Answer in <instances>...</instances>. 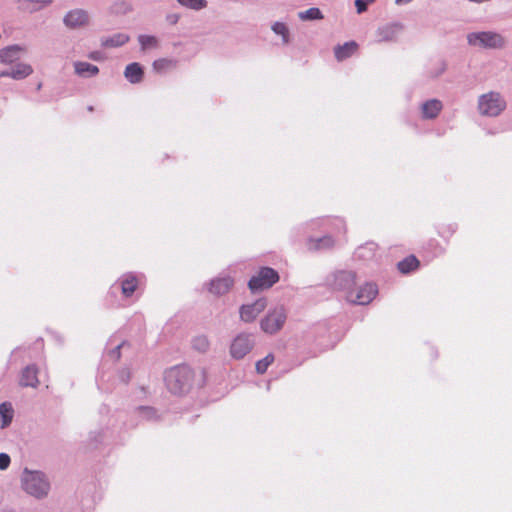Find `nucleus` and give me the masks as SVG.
Wrapping results in <instances>:
<instances>
[{"instance_id":"obj_21","label":"nucleus","mask_w":512,"mask_h":512,"mask_svg":"<svg viewBox=\"0 0 512 512\" xmlns=\"http://www.w3.org/2000/svg\"><path fill=\"white\" fill-rule=\"evenodd\" d=\"M51 3V0H21L20 7L27 12H34L42 9Z\"/></svg>"},{"instance_id":"obj_3","label":"nucleus","mask_w":512,"mask_h":512,"mask_svg":"<svg viewBox=\"0 0 512 512\" xmlns=\"http://www.w3.org/2000/svg\"><path fill=\"white\" fill-rule=\"evenodd\" d=\"M24 490L37 498L47 495L49 483L44 475L39 472H26L23 478Z\"/></svg>"},{"instance_id":"obj_37","label":"nucleus","mask_w":512,"mask_h":512,"mask_svg":"<svg viewBox=\"0 0 512 512\" xmlns=\"http://www.w3.org/2000/svg\"><path fill=\"white\" fill-rule=\"evenodd\" d=\"M179 18L178 14L171 13L166 16V21L171 25H175L179 21Z\"/></svg>"},{"instance_id":"obj_34","label":"nucleus","mask_w":512,"mask_h":512,"mask_svg":"<svg viewBox=\"0 0 512 512\" xmlns=\"http://www.w3.org/2000/svg\"><path fill=\"white\" fill-rule=\"evenodd\" d=\"M193 346L199 351H206L209 347V341L206 336H198L193 340Z\"/></svg>"},{"instance_id":"obj_38","label":"nucleus","mask_w":512,"mask_h":512,"mask_svg":"<svg viewBox=\"0 0 512 512\" xmlns=\"http://www.w3.org/2000/svg\"><path fill=\"white\" fill-rule=\"evenodd\" d=\"M123 345H124V343H121L115 349H113L110 352V357L113 358L114 360H119V358H120V349H121V347Z\"/></svg>"},{"instance_id":"obj_1","label":"nucleus","mask_w":512,"mask_h":512,"mask_svg":"<svg viewBox=\"0 0 512 512\" xmlns=\"http://www.w3.org/2000/svg\"><path fill=\"white\" fill-rule=\"evenodd\" d=\"M167 388L174 394L187 392L193 382V371L187 366H178L167 371L165 375Z\"/></svg>"},{"instance_id":"obj_2","label":"nucleus","mask_w":512,"mask_h":512,"mask_svg":"<svg viewBox=\"0 0 512 512\" xmlns=\"http://www.w3.org/2000/svg\"><path fill=\"white\" fill-rule=\"evenodd\" d=\"M505 107V100L496 92L483 94L478 100L479 112L484 116H498Z\"/></svg>"},{"instance_id":"obj_19","label":"nucleus","mask_w":512,"mask_h":512,"mask_svg":"<svg viewBox=\"0 0 512 512\" xmlns=\"http://www.w3.org/2000/svg\"><path fill=\"white\" fill-rule=\"evenodd\" d=\"M442 110V103L439 100L432 99L422 105V114L424 118L432 119L438 116Z\"/></svg>"},{"instance_id":"obj_8","label":"nucleus","mask_w":512,"mask_h":512,"mask_svg":"<svg viewBox=\"0 0 512 512\" xmlns=\"http://www.w3.org/2000/svg\"><path fill=\"white\" fill-rule=\"evenodd\" d=\"M267 307L265 298H259L253 303L244 304L239 309L240 319L246 323L253 322Z\"/></svg>"},{"instance_id":"obj_20","label":"nucleus","mask_w":512,"mask_h":512,"mask_svg":"<svg viewBox=\"0 0 512 512\" xmlns=\"http://www.w3.org/2000/svg\"><path fill=\"white\" fill-rule=\"evenodd\" d=\"M21 49L17 46H11L0 50V62L12 64L20 58Z\"/></svg>"},{"instance_id":"obj_13","label":"nucleus","mask_w":512,"mask_h":512,"mask_svg":"<svg viewBox=\"0 0 512 512\" xmlns=\"http://www.w3.org/2000/svg\"><path fill=\"white\" fill-rule=\"evenodd\" d=\"M33 72L30 65L25 63H19L12 67L10 70L0 72V77H11L13 79H23L29 76Z\"/></svg>"},{"instance_id":"obj_23","label":"nucleus","mask_w":512,"mask_h":512,"mask_svg":"<svg viewBox=\"0 0 512 512\" xmlns=\"http://www.w3.org/2000/svg\"><path fill=\"white\" fill-rule=\"evenodd\" d=\"M419 264V260L414 255H410L398 263V269L401 273L406 274L416 270Z\"/></svg>"},{"instance_id":"obj_31","label":"nucleus","mask_w":512,"mask_h":512,"mask_svg":"<svg viewBox=\"0 0 512 512\" xmlns=\"http://www.w3.org/2000/svg\"><path fill=\"white\" fill-rule=\"evenodd\" d=\"M272 30L276 34L282 36L284 43H288V41H289V31H288L287 26L284 23H282V22L274 23V25L272 26Z\"/></svg>"},{"instance_id":"obj_4","label":"nucleus","mask_w":512,"mask_h":512,"mask_svg":"<svg viewBox=\"0 0 512 512\" xmlns=\"http://www.w3.org/2000/svg\"><path fill=\"white\" fill-rule=\"evenodd\" d=\"M279 281V274L270 267H262L256 275L251 277L248 287L252 292L269 289Z\"/></svg>"},{"instance_id":"obj_22","label":"nucleus","mask_w":512,"mask_h":512,"mask_svg":"<svg viewBox=\"0 0 512 512\" xmlns=\"http://www.w3.org/2000/svg\"><path fill=\"white\" fill-rule=\"evenodd\" d=\"M129 36L125 33H117L112 37H108L102 40V46L104 47H119L129 41Z\"/></svg>"},{"instance_id":"obj_10","label":"nucleus","mask_w":512,"mask_h":512,"mask_svg":"<svg viewBox=\"0 0 512 512\" xmlns=\"http://www.w3.org/2000/svg\"><path fill=\"white\" fill-rule=\"evenodd\" d=\"M253 342L249 334H239L232 342L230 353L235 359H242L250 352Z\"/></svg>"},{"instance_id":"obj_7","label":"nucleus","mask_w":512,"mask_h":512,"mask_svg":"<svg viewBox=\"0 0 512 512\" xmlns=\"http://www.w3.org/2000/svg\"><path fill=\"white\" fill-rule=\"evenodd\" d=\"M468 42L485 48H498L504 44L502 36L492 32L471 33L468 35Z\"/></svg>"},{"instance_id":"obj_16","label":"nucleus","mask_w":512,"mask_h":512,"mask_svg":"<svg viewBox=\"0 0 512 512\" xmlns=\"http://www.w3.org/2000/svg\"><path fill=\"white\" fill-rule=\"evenodd\" d=\"M38 370L35 366H27L21 374L20 385L23 387H37L39 380Z\"/></svg>"},{"instance_id":"obj_28","label":"nucleus","mask_w":512,"mask_h":512,"mask_svg":"<svg viewBox=\"0 0 512 512\" xmlns=\"http://www.w3.org/2000/svg\"><path fill=\"white\" fill-rule=\"evenodd\" d=\"M299 18L301 20H318V19H322L323 18V15L321 13V11L318 9V8H315V7H312V8H309L308 10L306 11H302L299 13Z\"/></svg>"},{"instance_id":"obj_5","label":"nucleus","mask_w":512,"mask_h":512,"mask_svg":"<svg viewBox=\"0 0 512 512\" xmlns=\"http://www.w3.org/2000/svg\"><path fill=\"white\" fill-rule=\"evenodd\" d=\"M286 321V313L283 307L271 310L262 320L261 329L268 334L277 333Z\"/></svg>"},{"instance_id":"obj_36","label":"nucleus","mask_w":512,"mask_h":512,"mask_svg":"<svg viewBox=\"0 0 512 512\" xmlns=\"http://www.w3.org/2000/svg\"><path fill=\"white\" fill-rule=\"evenodd\" d=\"M10 464V457L6 453H0V469L5 470Z\"/></svg>"},{"instance_id":"obj_24","label":"nucleus","mask_w":512,"mask_h":512,"mask_svg":"<svg viewBox=\"0 0 512 512\" xmlns=\"http://www.w3.org/2000/svg\"><path fill=\"white\" fill-rule=\"evenodd\" d=\"M334 245V240L330 236H324L318 239H310L308 241V248L310 250H319L322 248H331Z\"/></svg>"},{"instance_id":"obj_29","label":"nucleus","mask_w":512,"mask_h":512,"mask_svg":"<svg viewBox=\"0 0 512 512\" xmlns=\"http://www.w3.org/2000/svg\"><path fill=\"white\" fill-rule=\"evenodd\" d=\"M274 362V355L268 354L263 359L256 362L255 368L257 373L264 374L268 367Z\"/></svg>"},{"instance_id":"obj_17","label":"nucleus","mask_w":512,"mask_h":512,"mask_svg":"<svg viewBox=\"0 0 512 512\" xmlns=\"http://www.w3.org/2000/svg\"><path fill=\"white\" fill-rule=\"evenodd\" d=\"M139 279L133 274H126L121 280V291L125 297H130L138 288Z\"/></svg>"},{"instance_id":"obj_15","label":"nucleus","mask_w":512,"mask_h":512,"mask_svg":"<svg viewBox=\"0 0 512 512\" xmlns=\"http://www.w3.org/2000/svg\"><path fill=\"white\" fill-rule=\"evenodd\" d=\"M357 50L358 44L355 41L346 42L343 45H338L334 48L335 58L338 61H343L355 54Z\"/></svg>"},{"instance_id":"obj_18","label":"nucleus","mask_w":512,"mask_h":512,"mask_svg":"<svg viewBox=\"0 0 512 512\" xmlns=\"http://www.w3.org/2000/svg\"><path fill=\"white\" fill-rule=\"evenodd\" d=\"M75 73L84 78L96 76L99 73V69L96 65L88 62L77 61L74 63Z\"/></svg>"},{"instance_id":"obj_40","label":"nucleus","mask_w":512,"mask_h":512,"mask_svg":"<svg viewBox=\"0 0 512 512\" xmlns=\"http://www.w3.org/2000/svg\"><path fill=\"white\" fill-rule=\"evenodd\" d=\"M397 4H405V3H409L411 2L412 0H395Z\"/></svg>"},{"instance_id":"obj_12","label":"nucleus","mask_w":512,"mask_h":512,"mask_svg":"<svg viewBox=\"0 0 512 512\" xmlns=\"http://www.w3.org/2000/svg\"><path fill=\"white\" fill-rule=\"evenodd\" d=\"M234 285V280L230 276L219 277L212 280L209 284V292L216 296H221L230 291Z\"/></svg>"},{"instance_id":"obj_39","label":"nucleus","mask_w":512,"mask_h":512,"mask_svg":"<svg viewBox=\"0 0 512 512\" xmlns=\"http://www.w3.org/2000/svg\"><path fill=\"white\" fill-rule=\"evenodd\" d=\"M89 58L92 60H100V53L99 52H92L89 54Z\"/></svg>"},{"instance_id":"obj_14","label":"nucleus","mask_w":512,"mask_h":512,"mask_svg":"<svg viewBox=\"0 0 512 512\" xmlns=\"http://www.w3.org/2000/svg\"><path fill=\"white\" fill-rule=\"evenodd\" d=\"M124 76L130 83L137 84L142 82L144 70L139 63L133 62L126 66Z\"/></svg>"},{"instance_id":"obj_9","label":"nucleus","mask_w":512,"mask_h":512,"mask_svg":"<svg viewBox=\"0 0 512 512\" xmlns=\"http://www.w3.org/2000/svg\"><path fill=\"white\" fill-rule=\"evenodd\" d=\"M356 274L348 271H339L333 275L330 285L334 290L343 291L345 296L347 291H351L355 285Z\"/></svg>"},{"instance_id":"obj_25","label":"nucleus","mask_w":512,"mask_h":512,"mask_svg":"<svg viewBox=\"0 0 512 512\" xmlns=\"http://www.w3.org/2000/svg\"><path fill=\"white\" fill-rule=\"evenodd\" d=\"M176 66V61L168 58H160L153 62L152 68L156 73H164Z\"/></svg>"},{"instance_id":"obj_33","label":"nucleus","mask_w":512,"mask_h":512,"mask_svg":"<svg viewBox=\"0 0 512 512\" xmlns=\"http://www.w3.org/2000/svg\"><path fill=\"white\" fill-rule=\"evenodd\" d=\"M455 233V228L451 224H441L438 227V234L448 240Z\"/></svg>"},{"instance_id":"obj_6","label":"nucleus","mask_w":512,"mask_h":512,"mask_svg":"<svg viewBox=\"0 0 512 512\" xmlns=\"http://www.w3.org/2000/svg\"><path fill=\"white\" fill-rule=\"evenodd\" d=\"M378 294L377 286L373 283H366L361 286L357 291L352 289L347 291L346 300L359 305H367L376 297Z\"/></svg>"},{"instance_id":"obj_35","label":"nucleus","mask_w":512,"mask_h":512,"mask_svg":"<svg viewBox=\"0 0 512 512\" xmlns=\"http://www.w3.org/2000/svg\"><path fill=\"white\" fill-rule=\"evenodd\" d=\"M375 0H355V6L357 13L361 14L367 10L368 5L373 3Z\"/></svg>"},{"instance_id":"obj_26","label":"nucleus","mask_w":512,"mask_h":512,"mask_svg":"<svg viewBox=\"0 0 512 512\" xmlns=\"http://www.w3.org/2000/svg\"><path fill=\"white\" fill-rule=\"evenodd\" d=\"M13 408L10 403L4 402L0 404V417L2 419L1 427L4 428L8 426L13 418Z\"/></svg>"},{"instance_id":"obj_30","label":"nucleus","mask_w":512,"mask_h":512,"mask_svg":"<svg viewBox=\"0 0 512 512\" xmlns=\"http://www.w3.org/2000/svg\"><path fill=\"white\" fill-rule=\"evenodd\" d=\"M138 40L143 50L158 46V40L154 36L140 35Z\"/></svg>"},{"instance_id":"obj_32","label":"nucleus","mask_w":512,"mask_h":512,"mask_svg":"<svg viewBox=\"0 0 512 512\" xmlns=\"http://www.w3.org/2000/svg\"><path fill=\"white\" fill-rule=\"evenodd\" d=\"M182 6L194 9V10H200L206 6L205 0H177Z\"/></svg>"},{"instance_id":"obj_27","label":"nucleus","mask_w":512,"mask_h":512,"mask_svg":"<svg viewBox=\"0 0 512 512\" xmlns=\"http://www.w3.org/2000/svg\"><path fill=\"white\" fill-rule=\"evenodd\" d=\"M378 41H393L396 38V30L392 26H384L377 31Z\"/></svg>"},{"instance_id":"obj_11","label":"nucleus","mask_w":512,"mask_h":512,"mask_svg":"<svg viewBox=\"0 0 512 512\" xmlns=\"http://www.w3.org/2000/svg\"><path fill=\"white\" fill-rule=\"evenodd\" d=\"M89 17L82 9L71 10L64 17V23L69 28H79L88 24Z\"/></svg>"}]
</instances>
